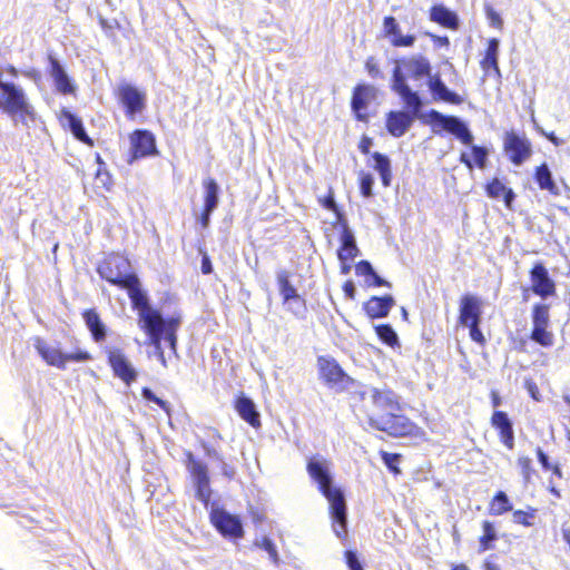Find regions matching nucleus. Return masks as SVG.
Here are the masks:
<instances>
[{"label": "nucleus", "mask_w": 570, "mask_h": 570, "mask_svg": "<svg viewBox=\"0 0 570 570\" xmlns=\"http://www.w3.org/2000/svg\"><path fill=\"white\" fill-rule=\"evenodd\" d=\"M549 327H532L530 338L542 347H551L554 343V335Z\"/></svg>", "instance_id": "nucleus-40"}, {"label": "nucleus", "mask_w": 570, "mask_h": 570, "mask_svg": "<svg viewBox=\"0 0 570 570\" xmlns=\"http://www.w3.org/2000/svg\"><path fill=\"white\" fill-rule=\"evenodd\" d=\"M534 517H535L534 510H532L531 512H525V511H522V510L513 511V521L515 523H519V524H522V525H525V527L533 525Z\"/></svg>", "instance_id": "nucleus-49"}, {"label": "nucleus", "mask_w": 570, "mask_h": 570, "mask_svg": "<svg viewBox=\"0 0 570 570\" xmlns=\"http://www.w3.org/2000/svg\"><path fill=\"white\" fill-rule=\"evenodd\" d=\"M381 459L391 472H393L394 474H399L401 472L397 466V464L401 461L400 454L381 451Z\"/></svg>", "instance_id": "nucleus-45"}, {"label": "nucleus", "mask_w": 570, "mask_h": 570, "mask_svg": "<svg viewBox=\"0 0 570 570\" xmlns=\"http://www.w3.org/2000/svg\"><path fill=\"white\" fill-rule=\"evenodd\" d=\"M342 227L341 247L337 252V256L340 262L353 261L358 254L355 236L345 220L342 222Z\"/></svg>", "instance_id": "nucleus-26"}, {"label": "nucleus", "mask_w": 570, "mask_h": 570, "mask_svg": "<svg viewBox=\"0 0 570 570\" xmlns=\"http://www.w3.org/2000/svg\"><path fill=\"white\" fill-rule=\"evenodd\" d=\"M374 178L371 174H362L360 179L361 194L368 198L373 195Z\"/></svg>", "instance_id": "nucleus-48"}, {"label": "nucleus", "mask_w": 570, "mask_h": 570, "mask_svg": "<svg viewBox=\"0 0 570 570\" xmlns=\"http://www.w3.org/2000/svg\"><path fill=\"white\" fill-rule=\"evenodd\" d=\"M374 169L380 174L383 186L389 187L392 180L391 160L387 156L375 151L372 154Z\"/></svg>", "instance_id": "nucleus-37"}, {"label": "nucleus", "mask_w": 570, "mask_h": 570, "mask_svg": "<svg viewBox=\"0 0 570 570\" xmlns=\"http://www.w3.org/2000/svg\"><path fill=\"white\" fill-rule=\"evenodd\" d=\"M396 70L401 72L406 83V75L414 80H420L422 78H428L429 80L433 75L430 60L421 53L412 55L410 57L396 60L392 72V78L394 77Z\"/></svg>", "instance_id": "nucleus-10"}, {"label": "nucleus", "mask_w": 570, "mask_h": 570, "mask_svg": "<svg viewBox=\"0 0 570 570\" xmlns=\"http://www.w3.org/2000/svg\"><path fill=\"white\" fill-rule=\"evenodd\" d=\"M511 510L512 504L510 503L509 497L505 492L499 491L492 500L491 512L495 515H501Z\"/></svg>", "instance_id": "nucleus-41"}, {"label": "nucleus", "mask_w": 570, "mask_h": 570, "mask_svg": "<svg viewBox=\"0 0 570 570\" xmlns=\"http://www.w3.org/2000/svg\"><path fill=\"white\" fill-rule=\"evenodd\" d=\"M491 423L500 433L502 443L509 449L514 448L513 424L508 414L503 411H495L492 415Z\"/></svg>", "instance_id": "nucleus-24"}, {"label": "nucleus", "mask_w": 570, "mask_h": 570, "mask_svg": "<svg viewBox=\"0 0 570 570\" xmlns=\"http://www.w3.org/2000/svg\"><path fill=\"white\" fill-rule=\"evenodd\" d=\"M118 97L129 116L141 112L146 107V95L130 83H121L117 89Z\"/></svg>", "instance_id": "nucleus-17"}, {"label": "nucleus", "mask_w": 570, "mask_h": 570, "mask_svg": "<svg viewBox=\"0 0 570 570\" xmlns=\"http://www.w3.org/2000/svg\"><path fill=\"white\" fill-rule=\"evenodd\" d=\"M202 272L203 274H210L213 272V265L207 255H205L202 259Z\"/></svg>", "instance_id": "nucleus-64"}, {"label": "nucleus", "mask_w": 570, "mask_h": 570, "mask_svg": "<svg viewBox=\"0 0 570 570\" xmlns=\"http://www.w3.org/2000/svg\"><path fill=\"white\" fill-rule=\"evenodd\" d=\"M372 400L375 406L386 411V413L400 410L399 397L391 390L373 389Z\"/></svg>", "instance_id": "nucleus-31"}, {"label": "nucleus", "mask_w": 570, "mask_h": 570, "mask_svg": "<svg viewBox=\"0 0 570 570\" xmlns=\"http://www.w3.org/2000/svg\"><path fill=\"white\" fill-rule=\"evenodd\" d=\"M141 395L145 400L159 405L164 411H166L169 414L168 402L159 399L149 387H144L141 391Z\"/></svg>", "instance_id": "nucleus-50"}, {"label": "nucleus", "mask_w": 570, "mask_h": 570, "mask_svg": "<svg viewBox=\"0 0 570 570\" xmlns=\"http://www.w3.org/2000/svg\"><path fill=\"white\" fill-rule=\"evenodd\" d=\"M532 327H549L550 325V314H549V305L538 303L532 307Z\"/></svg>", "instance_id": "nucleus-39"}, {"label": "nucleus", "mask_w": 570, "mask_h": 570, "mask_svg": "<svg viewBox=\"0 0 570 570\" xmlns=\"http://www.w3.org/2000/svg\"><path fill=\"white\" fill-rule=\"evenodd\" d=\"M317 367L320 379L324 383L335 390H345L352 383V379L343 371L340 364L328 356L317 357Z\"/></svg>", "instance_id": "nucleus-9"}, {"label": "nucleus", "mask_w": 570, "mask_h": 570, "mask_svg": "<svg viewBox=\"0 0 570 570\" xmlns=\"http://www.w3.org/2000/svg\"><path fill=\"white\" fill-rule=\"evenodd\" d=\"M235 409L239 416L248 424H250L253 428H257L261 425V415L252 399L245 395L238 396L235 403Z\"/></svg>", "instance_id": "nucleus-29"}, {"label": "nucleus", "mask_w": 570, "mask_h": 570, "mask_svg": "<svg viewBox=\"0 0 570 570\" xmlns=\"http://www.w3.org/2000/svg\"><path fill=\"white\" fill-rule=\"evenodd\" d=\"M254 546L266 551L268 553L271 561L274 564L279 563V557H278L276 546L269 538L263 537L261 539H256L254 541Z\"/></svg>", "instance_id": "nucleus-44"}, {"label": "nucleus", "mask_w": 570, "mask_h": 570, "mask_svg": "<svg viewBox=\"0 0 570 570\" xmlns=\"http://www.w3.org/2000/svg\"><path fill=\"white\" fill-rule=\"evenodd\" d=\"M429 90L434 101H444L452 105H461L463 98L448 88L439 72L433 73L426 81Z\"/></svg>", "instance_id": "nucleus-22"}, {"label": "nucleus", "mask_w": 570, "mask_h": 570, "mask_svg": "<svg viewBox=\"0 0 570 570\" xmlns=\"http://www.w3.org/2000/svg\"><path fill=\"white\" fill-rule=\"evenodd\" d=\"M537 458L544 470L551 469V463L549 461V456L542 451L541 448L537 449Z\"/></svg>", "instance_id": "nucleus-58"}, {"label": "nucleus", "mask_w": 570, "mask_h": 570, "mask_svg": "<svg viewBox=\"0 0 570 570\" xmlns=\"http://www.w3.org/2000/svg\"><path fill=\"white\" fill-rule=\"evenodd\" d=\"M50 76L53 79L55 87L62 95H71L76 91V86L66 72L63 66L52 56H49Z\"/></svg>", "instance_id": "nucleus-23"}, {"label": "nucleus", "mask_w": 570, "mask_h": 570, "mask_svg": "<svg viewBox=\"0 0 570 570\" xmlns=\"http://www.w3.org/2000/svg\"><path fill=\"white\" fill-rule=\"evenodd\" d=\"M534 179L541 189L548 190L552 195L560 194V190L553 180L552 173L546 163L537 167Z\"/></svg>", "instance_id": "nucleus-36"}, {"label": "nucleus", "mask_w": 570, "mask_h": 570, "mask_svg": "<svg viewBox=\"0 0 570 570\" xmlns=\"http://www.w3.org/2000/svg\"><path fill=\"white\" fill-rule=\"evenodd\" d=\"M518 466L520 468L524 483H529L531 481V474L533 471L532 460L528 456H520L518 459Z\"/></svg>", "instance_id": "nucleus-47"}, {"label": "nucleus", "mask_w": 570, "mask_h": 570, "mask_svg": "<svg viewBox=\"0 0 570 570\" xmlns=\"http://www.w3.org/2000/svg\"><path fill=\"white\" fill-rule=\"evenodd\" d=\"M203 449L206 453L207 456L212 458V459H215L219 462H223V456L222 454L213 446L206 444V443H203Z\"/></svg>", "instance_id": "nucleus-59"}, {"label": "nucleus", "mask_w": 570, "mask_h": 570, "mask_svg": "<svg viewBox=\"0 0 570 570\" xmlns=\"http://www.w3.org/2000/svg\"><path fill=\"white\" fill-rule=\"evenodd\" d=\"M108 361L116 376L126 384H130L137 379V372L126 355L117 348L108 352Z\"/></svg>", "instance_id": "nucleus-20"}, {"label": "nucleus", "mask_w": 570, "mask_h": 570, "mask_svg": "<svg viewBox=\"0 0 570 570\" xmlns=\"http://www.w3.org/2000/svg\"><path fill=\"white\" fill-rule=\"evenodd\" d=\"M370 425L380 431L386 432L392 436H405L412 433V422L395 412L385 413L380 416L370 417Z\"/></svg>", "instance_id": "nucleus-12"}, {"label": "nucleus", "mask_w": 570, "mask_h": 570, "mask_svg": "<svg viewBox=\"0 0 570 570\" xmlns=\"http://www.w3.org/2000/svg\"><path fill=\"white\" fill-rule=\"evenodd\" d=\"M222 463V474L225 475L228 479L234 478L235 475V469L227 464L224 460Z\"/></svg>", "instance_id": "nucleus-63"}, {"label": "nucleus", "mask_w": 570, "mask_h": 570, "mask_svg": "<svg viewBox=\"0 0 570 570\" xmlns=\"http://www.w3.org/2000/svg\"><path fill=\"white\" fill-rule=\"evenodd\" d=\"M203 185L205 189L204 208L207 212H214L219 204V186L213 178L205 179Z\"/></svg>", "instance_id": "nucleus-38"}, {"label": "nucleus", "mask_w": 570, "mask_h": 570, "mask_svg": "<svg viewBox=\"0 0 570 570\" xmlns=\"http://www.w3.org/2000/svg\"><path fill=\"white\" fill-rule=\"evenodd\" d=\"M214 212H207V209L203 208V212L199 217V223L203 228H207L210 223V216Z\"/></svg>", "instance_id": "nucleus-62"}, {"label": "nucleus", "mask_w": 570, "mask_h": 570, "mask_svg": "<svg viewBox=\"0 0 570 570\" xmlns=\"http://www.w3.org/2000/svg\"><path fill=\"white\" fill-rule=\"evenodd\" d=\"M429 116L432 118L431 127L434 134H440L445 130L454 135L462 144L470 146L473 145V135L466 124L455 116H446L435 109L429 110Z\"/></svg>", "instance_id": "nucleus-6"}, {"label": "nucleus", "mask_w": 570, "mask_h": 570, "mask_svg": "<svg viewBox=\"0 0 570 570\" xmlns=\"http://www.w3.org/2000/svg\"><path fill=\"white\" fill-rule=\"evenodd\" d=\"M159 321L156 322V330L161 334V341L168 344L169 348L176 354L177 351V331L181 325V315L175 313L165 318L159 309L156 308Z\"/></svg>", "instance_id": "nucleus-18"}, {"label": "nucleus", "mask_w": 570, "mask_h": 570, "mask_svg": "<svg viewBox=\"0 0 570 570\" xmlns=\"http://www.w3.org/2000/svg\"><path fill=\"white\" fill-rule=\"evenodd\" d=\"M129 261L118 254H111L99 265V275L120 288H125L130 298L132 308L140 313L151 306L147 292L141 287L140 281L135 273L130 272Z\"/></svg>", "instance_id": "nucleus-3"}, {"label": "nucleus", "mask_w": 570, "mask_h": 570, "mask_svg": "<svg viewBox=\"0 0 570 570\" xmlns=\"http://www.w3.org/2000/svg\"><path fill=\"white\" fill-rule=\"evenodd\" d=\"M429 116L432 118L431 127L434 134H440L445 130L454 135L462 144L470 146L473 145V135L466 124L455 116H446L435 109L429 110Z\"/></svg>", "instance_id": "nucleus-5"}, {"label": "nucleus", "mask_w": 570, "mask_h": 570, "mask_svg": "<svg viewBox=\"0 0 570 570\" xmlns=\"http://www.w3.org/2000/svg\"><path fill=\"white\" fill-rule=\"evenodd\" d=\"M373 146V140L370 137L364 136L358 145L360 150L367 155L370 154V149Z\"/></svg>", "instance_id": "nucleus-61"}, {"label": "nucleus", "mask_w": 570, "mask_h": 570, "mask_svg": "<svg viewBox=\"0 0 570 570\" xmlns=\"http://www.w3.org/2000/svg\"><path fill=\"white\" fill-rule=\"evenodd\" d=\"M307 472L318 484L320 491L330 503V513L336 537L338 539L345 538L347 533L345 495L340 488L333 485L328 461L322 456H313L307 462Z\"/></svg>", "instance_id": "nucleus-2"}, {"label": "nucleus", "mask_w": 570, "mask_h": 570, "mask_svg": "<svg viewBox=\"0 0 570 570\" xmlns=\"http://www.w3.org/2000/svg\"><path fill=\"white\" fill-rule=\"evenodd\" d=\"M487 18L490 20L492 27L502 28L503 20L500 14L490 6L485 8Z\"/></svg>", "instance_id": "nucleus-53"}, {"label": "nucleus", "mask_w": 570, "mask_h": 570, "mask_svg": "<svg viewBox=\"0 0 570 570\" xmlns=\"http://www.w3.org/2000/svg\"><path fill=\"white\" fill-rule=\"evenodd\" d=\"M430 19L450 29H456L459 24L458 16L442 4L431 8Z\"/></svg>", "instance_id": "nucleus-33"}, {"label": "nucleus", "mask_w": 570, "mask_h": 570, "mask_svg": "<svg viewBox=\"0 0 570 570\" xmlns=\"http://www.w3.org/2000/svg\"><path fill=\"white\" fill-rule=\"evenodd\" d=\"M395 304L394 298L391 295L382 297L372 296L365 304L364 309L370 318L386 317Z\"/></svg>", "instance_id": "nucleus-27"}, {"label": "nucleus", "mask_w": 570, "mask_h": 570, "mask_svg": "<svg viewBox=\"0 0 570 570\" xmlns=\"http://www.w3.org/2000/svg\"><path fill=\"white\" fill-rule=\"evenodd\" d=\"M376 95V89L370 85H357L354 88L351 107L356 114L357 119L363 120L365 117L362 116L361 111L365 110Z\"/></svg>", "instance_id": "nucleus-25"}, {"label": "nucleus", "mask_w": 570, "mask_h": 570, "mask_svg": "<svg viewBox=\"0 0 570 570\" xmlns=\"http://www.w3.org/2000/svg\"><path fill=\"white\" fill-rule=\"evenodd\" d=\"M391 89L402 99L404 110H391L386 115V129L389 134L395 138H400L406 134L413 122L419 119L424 125L431 126L429 111L423 112L424 101L419 91L413 90L406 83L399 70L395 71L391 79Z\"/></svg>", "instance_id": "nucleus-1"}, {"label": "nucleus", "mask_w": 570, "mask_h": 570, "mask_svg": "<svg viewBox=\"0 0 570 570\" xmlns=\"http://www.w3.org/2000/svg\"><path fill=\"white\" fill-rule=\"evenodd\" d=\"M482 528L483 535L480 538V548L481 551H487L491 548V543L498 539V535L492 522L484 521Z\"/></svg>", "instance_id": "nucleus-43"}, {"label": "nucleus", "mask_w": 570, "mask_h": 570, "mask_svg": "<svg viewBox=\"0 0 570 570\" xmlns=\"http://www.w3.org/2000/svg\"><path fill=\"white\" fill-rule=\"evenodd\" d=\"M344 294L347 298L354 299L356 294V287L352 281L345 282L343 286Z\"/></svg>", "instance_id": "nucleus-60"}, {"label": "nucleus", "mask_w": 570, "mask_h": 570, "mask_svg": "<svg viewBox=\"0 0 570 570\" xmlns=\"http://www.w3.org/2000/svg\"><path fill=\"white\" fill-rule=\"evenodd\" d=\"M187 470L190 473L195 488V497L207 507L212 497L208 466L204 462L196 460L193 453L189 452L187 454Z\"/></svg>", "instance_id": "nucleus-8"}, {"label": "nucleus", "mask_w": 570, "mask_h": 570, "mask_svg": "<svg viewBox=\"0 0 570 570\" xmlns=\"http://www.w3.org/2000/svg\"><path fill=\"white\" fill-rule=\"evenodd\" d=\"M35 347L40 356L47 362V364L59 370H66L67 362L82 363L91 360L90 354L86 351L63 353L59 347L49 345L45 340L40 337L35 340Z\"/></svg>", "instance_id": "nucleus-7"}, {"label": "nucleus", "mask_w": 570, "mask_h": 570, "mask_svg": "<svg viewBox=\"0 0 570 570\" xmlns=\"http://www.w3.org/2000/svg\"><path fill=\"white\" fill-rule=\"evenodd\" d=\"M499 48L500 40L497 38L490 39L484 58L481 60L480 65L485 72L493 70L494 75L498 78H501V71L499 68Z\"/></svg>", "instance_id": "nucleus-30"}, {"label": "nucleus", "mask_w": 570, "mask_h": 570, "mask_svg": "<svg viewBox=\"0 0 570 570\" xmlns=\"http://www.w3.org/2000/svg\"><path fill=\"white\" fill-rule=\"evenodd\" d=\"M487 194L490 198L503 197L504 204L511 208L514 202L515 194L511 188H508L500 179L494 178L485 186Z\"/></svg>", "instance_id": "nucleus-34"}, {"label": "nucleus", "mask_w": 570, "mask_h": 570, "mask_svg": "<svg viewBox=\"0 0 570 570\" xmlns=\"http://www.w3.org/2000/svg\"><path fill=\"white\" fill-rule=\"evenodd\" d=\"M374 273H375V271H374L372 264L367 261H361L356 265V274L357 275L371 277L372 275H374Z\"/></svg>", "instance_id": "nucleus-54"}, {"label": "nucleus", "mask_w": 570, "mask_h": 570, "mask_svg": "<svg viewBox=\"0 0 570 570\" xmlns=\"http://www.w3.org/2000/svg\"><path fill=\"white\" fill-rule=\"evenodd\" d=\"M131 159L129 163L138 158L157 155L155 136L145 129H137L130 136Z\"/></svg>", "instance_id": "nucleus-16"}, {"label": "nucleus", "mask_w": 570, "mask_h": 570, "mask_svg": "<svg viewBox=\"0 0 570 570\" xmlns=\"http://www.w3.org/2000/svg\"><path fill=\"white\" fill-rule=\"evenodd\" d=\"M480 324L481 323H472V324L466 325L465 327H469V330H470L471 340L483 345V344H485V337L480 330Z\"/></svg>", "instance_id": "nucleus-51"}, {"label": "nucleus", "mask_w": 570, "mask_h": 570, "mask_svg": "<svg viewBox=\"0 0 570 570\" xmlns=\"http://www.w3.org/2000/svg\"><path fill=\"white\" fill-rule=\"evenodd\" d=\"M471 150L476 166L481 169L485 168L489 156L488 149L485 147L474 145Z\"/></svg>", "instance_id": "nucleus-46"}, {"label": "nucleus", "mask_w": 570, "mask_h": 570, "mask_svg": "<svg viewBox=\"0 0 570 570\" xmlns=\"http://www.w3.org/2000/svg\"><path fill=\"white\" fill-rule=\"evenodd\" d=\"M482 321V301L473 294H465L460 301L459 322L462 326Z\"/></svg>", "instance_id": "nucleus-19"}, {"label": "nucleus", "mask_w": 570, "mask_h": 570, "mask_svg": "<svg viewBox=\"0 0 570 570\" xmlns=\"http://www.w3.org/2000/svg\"><path fill=\"white\" fill-rule=\"evenodd\" d=\"M530 277L532 282L531 289L534 294L547 298L556 293L554 282L543 264L537 263L530 272Z\"/></svg>", "instance_id": "nucleus-21"}, {"label": "nucleus", "mask_w": 570, "mask_h": 570, "mask_svg": "<svg viewBox=\"0 0 570 570\" xmlns=\"http://www.w3.org/2000/svg\"><path fill=\"white\" fill-rule=\"evenodd\" d=\"M157 321H159V316L156 313V308L153 306L141 309L140 313H138V327L146 333L149 344L155 348V354L166 367L167 362L161 347V334L156 330Z\"/></svg>", "instance_id": "nucleus-11"}, {"label": "nucleus", "mask_w": 570, "mask_h": 570, "mask_svg": "<svg viewBox=\"0 0 570 570\" xmlns=\"http://www.w3.org/2000/svg\"><path fill=\"white\" fill-rule=\"evenodd\" d=\"M503 149L510 161L515 166H521L532 155L530 140L514 131H507L504 134Z\"/></svg>", "instance_id": "nucleus-13"}, {"label": "nucleus", "mask_w": 570, "mask_h": 570, "mask_svg": "<svg viewBox=\"0 0 570 570\" xmlns=\"http://www.w3.org/2000/svg\"><path fill=\"white\" fill-rule=\"evenodd\" d=\"M62 118L66 120L70 131L79 141L89 146L94 145L92 139L87 135L82 121L80 118L75 116L71 111L63 109Z\"/></svg>", "instance_id": "nucleus-35"}, {"label": "nucleus", "mask_w": 570, "mask_h": 570, "mask_svg": "<svg viewBox=\"0 0 570 570\" xmlns=\"http://www.w3.org/2000/svg\"><path fill=\"white\" fill-rule=\"evenodd\" d=\"M210 520L217 531L225 538L239 539L244 535L243 523L239 517L220 508H213Z\"/></svg>", "instance_id": "nucleus-14"}, {"label": "nucleus", "mask_w": 570, "mask_h": 570, "mask_svg": "<svg viewBox=\"0 0 570 570\" xmlns=\"http://www.w3.org/2000/svg\"><path fill=\"white\" fill-rule=\"evenodd\" d=\"M383 27L385 35L391 38L394 47H412L414 45L415 37L412 35L403 36L394 17H385Z\"/></svg>", "instance_id": "nucleus-28"}, {"label": "nucleus", "mask_w": 570, "mask_h": 570, "mask_svg": "<svg viewBox=\"0 0 570 570\" xmlns=\"http://www.w3.org/2000/svg\"><path fill=\"white\" fill-rule=\"evenodd\" d=\"M82 317L95 342H102L106 338L107 328L97 311L94 308L87 309L83 312Z\"/></svg>", "instance_id": "nucleus-32"}, {"label": "nucleus", "mask_w": 570, "mask_h": 570, "mask_svg": "<svg viewBox=\"0 0 570 570\" xmlns=\"http://www.w3.org/2000/svg\"><path fill=\"white\" fill-rule=\"evenodd\" d=\"M322 205L324 208H326L328 210L337 212V206H336L332 190H330L328 195L322 199Z\"/></svg>", "instance_id": "nucleus-56"}, {"label": "nucleus", "mask_w": 570, "mask_h": 570, "mask_svg": "<svg viewBox=\"0 0 570 570\" xmlns=\"http://www.w3.org/2000/svg\"><path fill=\"white\" fill-rule=\"evenodd\" d=\"M345 560L350 570H363L356 552L347 550L345 552Z\"/></svg>", "instance_id": "nucleus-52"}, {"label": "nucleus", "mask_w": 570, "mask_h": 570, "mask_svg": "<svg viewBox=\"0 0 570 570\" xmlns=\"http://www.w3.org/2000/svg\"><path fill=\"white\" fill-rule=\"evenodd\" d=\"M0 108L14 125L21 124L29 128L36 119V110L30 104L24 90L13 82L1 85Z\"/></svg>", "instance_id": "nucleus-4"}, {"label": "nucleus", "mask_w": 570, "mask_h": 570, "mask_svg": "<svg viewBox=\"0 0 570 570\" xmlns=\"http://www.w3.org/2000/svg\"><path fill=\"white\" fill-rule=\"evenodd\" d=\"M375 332L380 340L389 346H395L399 344V336L390 324H383L375 326Z\"/></svg>", "instance_id": "nucleus-42"}, {"label": "nucleus", "mask_w": 570, "mask_h": 570, "mask_svg": "<svg viewBox=\"0 0 570 570\" xmlns=\"http://www.w3.org/2000/svg\"><path fill=\"white\" fill-rule=\"evenodd\" d=\"M366 70L372 78H383V75L375 62L373 57H370L365 62Z\"/></svg>", "instance_id": "nucleus-55"}, {"label": "nucleus", "mask_w": 570, "mask_h": 570, "mask_svg": "<svg viewBox=\"0 0 570 570\" xmlns=\"http://www.w3.org/2000/svg\"><path fill=\"white\" fill-rule=\"evenodd\" d=\"M279 294L283 297V304L294 314H299L305 308V301L297 293V289L289 281V273L286 269H279L276 273Z\"/></svg>", "instance_id": "nucleus-15"}, {"label": "nucleus", "mask_w": 570, "mask_h": 570, "mask_svg": "<svg viewBox=\"0 0 570 570\" xmlns=\"http://www.w3.org/2000/svg\"><path fill=\"white\" fill-rule=\"evenodd\" d=\"M370 278H371V281H367V284L370 286H377V287L386 286V287H391V283L385 281L384 278H382L380 275H377L376 272Z\"/></svg>", "instance_id": "nucleus-57"}]
</instances>
